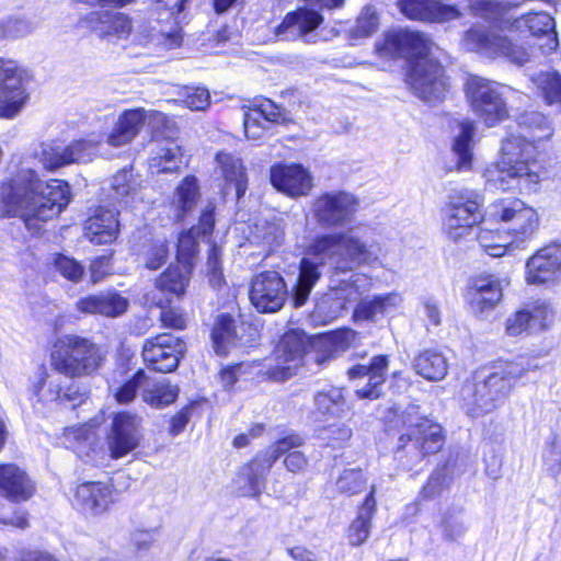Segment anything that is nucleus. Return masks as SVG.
<instances>
[{
	"label": "nucleus",
	"instance_id": "nucleus-1",
	"mask_svg": "<svg viewBox=\"0 0 561 561\" xmlns=\"http://www.w3.org/2000/svg\"><path fill=\"white\" fill-rule=\"evenodd\" d=\"M383 254L380 243L366 238L358 228L317 236L299 263V275L293 289L294 306L298 308L306 304L324 265L348 272L362 264H374Z\"/></svg>",
	"mask_w": 561,
	"mask_h": 561
},
{
	"label": "nucleus",
	"instance_id": "nucleus-2",
	"mask_svg": "<svg viewBox=\"0 0 561 561\" xmlns=\"http://www.w3.org/2000/svg\"><path fill=\"white\" fill-rule=\"evenodd\" d=\"M518 125L531 131L533 140L510 135L502 141L499 160L483 173L488 184L495 190L533 192L540 182L542 165L537 159L534 141L551 137L552 128L547 117L538 112L522 114Z\"/></svg>",
	"mask_w": 561,
	"mask_h": 561
},
{
	"label": "nucleus",
	"instance_id": "nucleus-3",
	"mask_svg": "<svg viewBox=\"0 0 561 561\" xmlns=\"http://www.w3.org/2000/svg\"><path fill=\"white\" fill-rule=\"evenodd\" d=\"M70 197L66 182H44L35 171L23 169L0 186V218L19 217L31 228L35 220L47 221L57 217Z\"/></svg>",
	"mask_w": 561,
	"mask_h": 561
},
{
	"label": "nucleus",
	"instance_id": "nucleus-4",
	"mask_svg": "<svg viewBox=\"0 0 561 561\" xmlns=\"http://www.w3.org/2000/svg\"><path fill=\"white\" fill-rule=\"evenodd\" d=\"M489 215L510 225V231L501 233L486 226L479 229L477 240L482 250L493 257L520 249L534 234L538 215L533 207L518 198L501 199L490 206Z\"/></svg>",
	"mask_w": 561,
	"mask_h": 561
},
{
	"label": "nucleus",
	"instance_id": "nucleus-5",
	"mask_svg": "<svg viewBox=\"0 0 561 561\" xmlns=\"http://www.w3.org/2000/svg\"><path fill=\"white\" fill-rule=\"evenodd\" d=\"M535 368L524 357L495 363L486 374H480L473 381L463 385L461 397L467 412L479 416L494 411L507 398L518 379Z\"/></svg>",
	"mask_w": 561,
	"mask_h": 561
},
{
	"label": "nucleus",
	"instance_id": "nucleus-6",
	"mask_svg": "<svg viewBox=\"0 0 561 561\" xmlns=\"http://www.w3.org/2000/svg\"><path fill=\"white\" fill-rule=\"evenodd\" d=\"M104 356L90 340L68 334L59 337L51 353V367L70 378L84 377L96 371Z\"/></svg>",
	"mask_w": 561,
	"mask_h": 561
},
{
	"label": "nucleus",
	"instance_id": "nucleus-7",
	"mask_svg": "<svg viewBox=\"0 0 561 561\" xmlns=\"http://www.w3.org/2000/svg\"><path fill=\"white\" fill-rule=\"evenodd\" d=\"M304 444L301 436L290 434L265 450L259 453L249 463L241 467L233 480L234 490L241 496H257L265 486V476L280 457L293 447H300Z\"/></svg>",
	"mask_w": 561,
	"mask_h": 561
},
{
	"label": "nucleus",
	"instance_id": "nucleus-8",
	"mask_svg": "<svg viewBox=\"0 0 561 561\" xmlns=\"http://www.w3.org/2000/svg\"><path fill=\"white\" fill-rule=\"evenodd\" d=\"M465 90L472 111L485 125L494 126L508 117V88L482 77L469 76Z\"/></svg>",
	"mask_w": 561,
	"mask_h": 561
},
{
	"label": "nucleus",
	"instance_id": "nucleus-9",
	"mask_svg": "<svg viewBox=\"0 0 561 561\" xmlns=\"http://www.w3.org/2000/svg\"><path fill=\"white\" fill-rule=\"evenodd\" d=\"M146 124L151 127L153 136L162 137L165 140L164 144H159L158 140L154 142L153 154L149 160L150 173L159 175L178 172L182 164L183 153L181 147L171 140L176 131L174 121L153 110H146Z\"/></svg>",
	"mask_w": 561,
	"mask_h": 561
},
{
	"label": "nucleus",
	"instance_id": "nucleus-10",
	"mask_svg": "<svg viewBox=\"0 0 561 561\" xmlns=\"http://www.w3.org/2000/svg\"><path fill=\"white\" fill-rule=\"evenodd\" d=\"M462 45L467 50L479 53L488 58L502 57L519 66L528 62L531 57L528 48L517 45L508 36L478 27H472L465 33Z\"/></svg>",
	"mask_w": 561,
	"mask_h": 561
},
{
	"label": "nucleus",
	"instance_id": "nucleus-11",
	"mask_svg": "<svg viewBox=\"0 0 561 561\" xmlns=\"http://www.w3.org/2000/svg\"><path fill=\"white\" fill-rule=\"evenodd\" d=\"M481 220V202L473 192L463 191L450 196L443 209V231L455 242L468 236Z\"/></svg>",
	"mask_w": 561,
	"mask_h": 561
},
{
	"label": "nucleus",
	"instance_id": "nucleus-12",
	"mask_svg": "<svg viewBox=\"0 0 561 561\" xmlns=\"http://www.w3.org/2000/svg\"><path fill=\"white\" fill-rule=\"evenodd\" d=\"M437 46L424 33L400 30L385 34L376 43V50L380 57H402L412 66L416 61L433 58Z\"/></svg>",
	"mask_w": 561,
	"mask_h": 561
},
{
	"label": "nucleus",
	"instance_id": "nucleus-13",
	"mask_svg": "<svg viewBox=\"0 0 561 561\" xmlns=\"http://www.w3.org/2000/svg\"><path fill=\"white\" fill-rule=\"evenodd\" d=\"M27 70L15 60L0 57V117L13 118L24 107L28 94L25 83Z\"/></svg>",
	"mask_w": 561,
	"mask_h": 561
},
{
	"label": "nucleus",
	"instance_id": "nucleus-14",
	"mask_svg": "<svg viewBox=\"0 0 561 561\" xmlns=\"http://www.w3.org/2000/svg\"><path fill=\"white\" fill-rule=\"evenodd\" d=\"M358 199L345 191H331L317 196L311 206L316 221L325 228L343 227L354 217Z\"/></svg>",
	"mask_w": 561,
	"mask_h": 561
},
{
	"label": "nucleus",
	"instance_id": "nucleus-15",
	"mask_svg": "<svg viewBox=\"0 0 561 561\" xmlns=\"http://www.w3.org/2000/svg\"><path fill=\"white\" fill-rule=\"evenodd\" d=\"M405 80L414 94L427 102L442 100L448 91L444 68L434 58L409 66Z\"/></svg>",
	"mask_w": 561,
	"mask_h": 561
},
{
	"label": "nucleus",
	"instance_id": "nucleus-16",
	"mask_svg": "<svg viewBox=\"0 0 561 561\" xmlns=\"http://www.w3.org/2000/svg\"><path fill=\"white\" fill-rule=\"evenodd\" d=\"M288 296L283 276L275 271L255 274L250 282L249 298L252 306L262 313L279 311Z\"/></svg>",
	"mask_w": 561,
	"mask_h": 561
},
{
	"label": "nucleus",
	"instance_id": "nucleus-17",
	"mask_svg": "<svg viewBox=\"0 0 561 561\" xmlns=\"http://www.w3.org/2000/svg\"><path fill=\"white\" fill-rule=\"evenodd\" d=\"M306 347L307 336L302 331H287L274 350L276 365L268 369V378L274 381H285L290 378L301 364Z\"/></svg>",
	"mask_w": 561,
	"mask_h": 561
},
{
	"label": "nucleus",
	"instance_id": "nucleus-18",
	"mask_svg": "<svg viewBox=\"0 0 561 561\" xmlns=\"http://www.w3.org/2000/svg\"><path fill=\"white\" fill-rule=\"evenodd\" d=\"M185 352V344L169 333L158 334L145 341L142 358L156 371H173Z\"/></svg>",
	"mask_w": 561,
	"mask_h": 561
},
{
	"label": "nucleus",
	"instance_id": "nucleus-19",
	"mask_svg": "<svg viewBox=\"0 0 561 561\" xmlns=\"http://www.w3.org/2000/svg\"><path fill=\"white\" fill-rule=\"evenodd\" d=\"M140 420L127 412L114 415L108 433L106 446L112 459H121L134 451L140 444Z\"/></svg>",
	"mask_w": 561,
	"mask_h": 561
},
{
	"label": "nucleus",
	"instance_id": "nucleus-20",
	"mask_svg": "<svg viewBox=\"0 0 561 561\" xmlns=\"http://www.w3.org/2000/svg\"><path fill=\"white\" fill-rule=\"evenodd\" d=\"M100 142V136L90 135L65 147L59 144L50 145L43 150L41 161L47 170H56L76 162H88L94 157Z\"/></svg>",
	"mask_w": 561,
	"mask_h": 561
},
{
	"label": "nucleus",
	"instance_id": "nucleus-21",
	"mask_svg": "<svg viewBox=\"0 0 561 561\" xmlns=\"http://www.w3.org/2000/svg\"><path fill=\"white\" fill-rule=\"evenodd\" d=\"M78 25L101 39H126L133 31L131 18L118 11H91L79 19Z\"/></svg>",
	"mask_w": 561,
	"mask_h": 561
},
{
	"label": "nucleus",
	"instance_id": "nucleus-22",
	"mask_svg": "<svg viewBox=\"0 0 561 561\" xmlns=\"http://www.w3.org/2000/svg\"><path fill=\"white\" fill-rule=\"evenodd\" d=\"M323 15L311 8H299L285 15L276 27L275 35L282 41L302 39L306 43H316L317 28L323 23Z\"/></svg>",
	"mask_w": 561,
	"mask_h": 561
},
{
	"label": "nucleus",
	"instance_id": "nucleus-23",
	"mask_svg": "<svg viewBox=\"0 0 561 561\" xmlns=\"http://www.w3.org/2000/svg\"><path fill=\"white\" fill-rule=\"evenodd\" d=\"M370 279L365 274H352L337 287L332 288L317 304V310L333 319L341 314L346 304L356 301L369 287Z\"/></svg>",
	"mask_w": 561,
	"mask_h": 561
},
{
	"label": "nucleus",
	"instance_id": "nucleus-24",
	"mask_svg": "<svg viewBox=\"0 0 561 561\" xmlns=\"http://www.w3.org/2000/svg\"><path fill=\"white\" fill-rule=\"evenodd\" d=\"M553 320V311L549 304L536 301L516 311L506 320L505 331L511 336L524 333H538L546 330Z\"/></svg>",
	"mask_w": 561,
	"mask_h": 561
},
{
	"label": "nucleus",
	"instance_id": "nucleus-25",
	"mask_svg": "<svg viewBox=\"0 0 561 561\" xmlns=\"http://www.w3.org/2000/svg\"><path fill=\"white\" fill-rule=\"evenodd\" d=\"M273 186L290 197L307 196L313 187L311 172L301 164H276L271 169Z\"/></svg>",
	"mask_w": 561,
	"mask_h": 561
},
{
	"label": "nucleus",
	"instance_id": "nucleus-26",
	"mask_svg": "<svg viewBox=\"0 0 561 561\" xmlns=\"http://www.w3.org/2000/svg\"><path fill=\"white\" fill-rule=\"evenodd\" d=\"M561 273V248L549 244L539 249L526 262V282L531 285L553 283Z\"/></svg>",
	"mask_w": 561,
	"mask_h": 561
},
{
	"label": "nucleus",
	"instance_id": "nucleus-27",
	"mask_svg": "<svg viewBox=\"0 0 561 561\" xmlns=\"http://www.w3.org/2000/svg\"><path fill=\"white\" fill-rule=\"evenodd\" d=\"M401 447L408 443L419 451L420 457L435 454L440 450L444 443L442 426L427 419H420L411 423L405 433L400 436Z\"/></svg>",
	"mask_w": 561,
	"mask_h": 561
},
{
	"label": "nucleus",
	"instance_id": "nucleus-28",
	"mask_svg": "<svg viewBox=\"0 0 561 561\" xmlns=\"http://www.w3.org/2000/svg\"><path fill=\"white\" fill-rule=\"evenodd\" d=\"M502 296V284L496 276L479 275L469 279L466 299L474 313L493 310Z\"/></svg>",
	"mask_w": 561,
	"mask_h": 561
},
{
	"label": "nucleus",
	"instance_id": "nucleus-29",
	"mask_svg": "<svg viewBox=\"0 0 561 561\" xmlns=\"http://www.w3.org/2000/svg\"><path fill=\"white\" fill-rule=\"evenodd\" d=\"M243 111V126L248 139L263 138L267 124L282 118L280 108L267 99L255 100L250 106H244Z\"/></svg>",
	"mask_w": 561,
	"mask_h": 561
},
{
	"label": "nucleus",
	"instance_id": "nucleus-30",
	"mask_svg": "<svg viewBox=\"0 0 561 561\" xmlns=\"http://www.w3.org/2000/svg\"><path fill=\"white\" fill-rule=\"evenodd\" d=\"M35 492L34 481L13 463L0 465V495L11 502L30 500Z\"/></svg>",
	"mask_w": 561,
	"mask_h": 561
},
{
	"label": "nucleus",
	"instance_id": "nucleus-31",
	"mask_svg": "<svg viewBox=\"0 0 561 561\" xmlns=\"http://www.w3.org/2000/svg\"><path fill=\"white\" fill-rule=\"evenodd\" d=\"M388 357L385 355L375 356L369 366L357 365L348 369L351 379L368 377V385L356 390L360 399L375 400L380 396V387L386 380L388 371Z\"/></svg>",
	"mask_w": 561,
	"mask_h": 561
},
{
	"label": "nucleus",
	"instance_id": "nucleus-32",
	"mask_svg": "<svg viewBox=\"0 0 561 561\" xmlns=\"http://www.w3.org/2000/svg\"><path fill=\"white\" fill-rule=\"evenodd\" d=\"M119 232L117 213L99 207L84 224V234L94 244H107L116 240Z\"/></svg>",
	"mask_w": 561,
	"mask_h": 561
},
{
	"label": "nucleus",
	"instance_id": "nucleus-33",
	"mask_svg": "<svg viewBox=\"0 0 561 561\" xmlns=\"http://www.w3.org/2000/svg\"><path fill=\"white\" fill-rule=\"evenodd\" d=\"M76 502L84 513L100 515L114 502L112 488L103 482H84L76 490Z\"/></svg>",
	"mask_w": 561,
	"mask_h": 561
},
{
	"label": "nucleus",
	"instance_id": "nucleus-34",
	"mask_svg": "<svg viewBox=\"0 0 561 561\" xmlns=\"http://www.w3.org/2000/svg\"><path fill=\"white\" fill-rule=\"evenodd\" d=\"M554 26V20L546 12L528 13L516 19H507L504 22V27L507 31L524 32L527 30L533 36H548L549 50H554L558 46Z\"/></svg>",
	"mask_w": 561,
	"mask_h": 561
},
{
	"label": "nucleus",
	"instance_id": "nucleus-35",
	"mask_svg": "<svg viewBox=\"0 0 561 561\" xmlns=\"http://www.w3.org/2000/svg\"><path fill=\"white\" fill-rule=\"evenodd\" d=\"M146 110L133 108L125 111L108 134L106 141L112 147H121L130 142L146 124Z\"/></svg>",
	"mask_w": 561,
	"mask_h": 561
},
{
	"label": "nucleus",
	"instance_id": "nucleus-36",
	"mask_svg": "<svg viewBox=\"0 0 561 561\" xmlns=\"http://www.w3.org/2000/svg\"><path fill=\"white\" fill-rule=\"evenodd\" d=\"M376 488L371 486L368 495L359 506L356 518L348 527L347 538L352 546L358 547L366 542L369 537L371 520L376 512Z\"/></svg>",
	"mask_w": 561,
	"mask_h": 561
},
{
	"label": "nucleus",
	"instance_id": "nucleus-37",
	"mask_svg": "<svg viewBox=\"0 0 561 561\" xmlns=\"http://www.w3.org/2000/svg\"><path fill=\"white\" fill-rule=\"evenodd\" d=\"M219 165V172L225 181L224 192L228 193L229 190L236 191L237 198L239 199L247 190V178L242 161L226 152H219L216 157Z\"/></svg>",
	"mask_w": 561,
	"mask_h": 561
},
{
	"label": "nucleus",
	"instance_id": "nucleus-38",
	"mask_svg": "<svg viewBox=\"0 0 561 561\" xmlns=\"http://www.w3.org/2000/svg\"><path fill=\"white\" fill-rule=\"evenodd\" d=\"M413 367L416 374L423 378L439 381L448 373V360L440 352L425 350L414 358Z\"/></svg>",
	"mask_w": 561,
	"mask_h": 561
},
{
	"label": "nucleus",
	"instance_id": "nucleus-39",
	"mask_svg": "<svg viewBox=\"0 0 561 561\" xmlns=\"http://www.w3.org/2000/svg\"><path fill=\"white\" fill-rule=\"evenodd\" d=\"M140 180L131 169H123L113 175L111 180V198L128 205L130 202L141 199Z\"/></svg>",
	"mask_w": 561,
	"mask_h": 561
},
{
	"label": "nucleus",
	"instance_id": "nucleus-40",
	"mask_svg": "<svg viewBox=\"0 0 561 561\" xmlns=\"http://www.w3.org/2000/svg\"><path fill=\"white\" fill-rule=\"evenodd\" d=\"M401 302L402 297L396 291L375 296L373 299L362 300L354 311V317L358 320H376L379 316L399 307Z\"/></svg>",
	"mask_w": 561,
	"mask_h": 561
},
{
	"label": "nucleus",
	"instance_id": "nucleus-41",
	"mask_svg": "<svg viewBox=\"0 0 561 561\" xmlns=\"http://www.w3.org/2000/svg\"><path fill=\"white\" fill-rule=\"evenodd\" d=\"M313 403L316 411L327 417H343L348 410L343 390L336 387L318 391Z\"/></svg>",
	"mask_w": 561,
	"mask_h": 561
},
{
	"label": "nucleus",
	"instance_id": "nucleus-42",
	"mask_svg": "<svg viewBox=\"0 0 561 561\" xmlns=\"http://www.w3.org/2000/svg\"><path fill=\"white\" fill-rule=\"evenodd\" d=\"M191 273L192 270L187 264H171L156 280V286L163 293H170L180 297L185 293Z\"/></svg>",
	"mask_w": 561,
	"mask_h": 561
},
{
	"label": "nucleus",
	"instance_id": "nucleus-43",
	"mask_svg": "<svg viewBox=\"0 0 561 561\" xmlns=\"http://www.w3.org/2000/svg\"><path fill=\"white\" fill-rule=\"evenodd\" d=\"M198 199L199 187L196 179L194 176L185 178L176 187L172 198L176 218L182 219L196 206Z\"/></svg>",
	"mask_w": 561,
	"mask_h": 561
},
{
	"label": "nucleus",
	"instance_id": "nucleus-44",
	"mask_svg": "<svg viewBox=\"0 0 561 561\" xmlns=\"http://www.w3.org/2000/svg\"><path fill=\"white\" fill-rule=\"evenodd\" d=\"M88 396L78 383L71 382L62 387L59 380H50L44 401H55L60 404L69 403L72 408L85 402Z\"/></svg>",
	"mask_w": 561,
	"mask_h": 561
},
{
	"label": "nucleus",
	"instance_id": "nucleus-45",
	"mask_svg": "<svg viewBox=\"0 0 561 561\" xmlns=\"http://www.w3.org/2000/svg\"><path fill=\"white\" fill-rule=\"evenodd\" d=\"M211 336L216 352L220 355L226 354L230 345H236L239 339L232 317L229 314L219 316Z\"/></svg>",
	"mask_w": 561,
	"mask_h": 561
},
{
	"label": "nucleus",
	"instance_id": "nucleus-46",
	"mask_svg": "<svg viewBox=\"0 0 561 561\" xmlns=\"http://www.w3.org/2000/svg\"><path fill=\"white\" fill-rule=\"evenodd\" d=\"M516 4L508 0H476L470 4L474 15L492 22L499 21L504 30V22L507 20L504 16Z\"/></svg>",
	"mask_w": 561,
	"mask_h": 561
},
{
	"label": "nucleus",
	"instance_id": "nucleus-47",
	"mask_svg": "<svg viewBox=\"0 0 561 561\" xmlns=\"http://www.w3.org/2000/svg\"><path fill=\"white\" fill-rule=\"evenodd\" d=\"M460 133L456 136L453 150L458 158L457 169L465 170L471 164V142L474 134V124L470 121H465L459 124Z\"/></svg>",
	"mask_w": 561,
	"mask_h": 561
},
{
	"label": "nucleus",
	"instance_id": "nucleus-48",
	"mask_svg": "<svg viewBox=\"0 0 561 561\" xmlns=\"http://www.w3.org/2000/svg\"><path fill=\"white\" fill-rule=\"evenodd\" d=\"M179 394V388L172 386L165 380L156 382L151 388L145 389L142 399L146 403L156 409L164 408L173 403Z\"/></svg>",
	"mask_w": 561,
	"mask_h": 561
},
{
	"label": "nucleus",
	"instance_id": "nucleus-49",
	"mask_svg": "<svg viewBox=\"0 0 561 561\" xmlns=\"http://www.w3.org/2000/svg\"><path fill=\"white\" fill-rule=\"evenodd\" d=\"M283 234L275 225L256 226L250 236V242L262 248L260 254L267 256L282 243Z\"/></svg>",
	"mask_w": 561,
	"mask_h": 561
},
{
	"label": "nucleus",
	"instance_id": "nucleus-50",
	"mask_svg": "<svg viewBox=\"0 0 561 561\" xmlns=\"http://www.w3.org/2000/svg\"><path fill=\"white\" fill-rule=\"evenodd\" d=\"M379 26V18L375 8L365 7L356 20V24L350 30V39L354 45L356 41L371 36Z\"/></svg>",
	"mask_w": 561,
	"mask_h": 561
},
{
	"label": "nucleus",
	"instance_id": "nucleus-51",
	"mask_svg": "<svg viewBox=\"0 0 561 561\" xmlns=\"http://www.w3.org/2000/svg\"><path fill=\"white\" fill-rule=\"evenodd\" d=\"M367 479L360 469H345L336 479L335 486L339 493L354 495L366 485Z\"/></svg>",
	"mask_w": 561,
	"mask_h": 561
},
{
	"label": "nucleus",
	"instance_id": "nucleus-52",
	"mask_svg": "<svg viewBox=\"0 0 561 561\" xmlns=\"http://www.w3.org/2000/svg\"><path fill=\"white\" fill-rule=\"evenodd\" d=\"M35 24L23 16H12L0 21V41L13 39L31 34Z\"/></svg>",
	"mask_w": 561,
	"mask_h": 561
},
{
	"label": "nucleus",
	"instance_id": "nucleus-53",
	"mask_svg": "<svg viewBox=\"0 0 561 561\" xmlns=\"http://www.w3.org/2000/svg\"><path fill=\"white\" fill-rule=\"evenodd\" d=\"M53 266L57 273L72 283H79L84 275V267L81 263L64 254L55 256Z\"/></svg>",
	"mask_w": 561,
	"mask_h": 561
},
{
	"label": "nucleus",
	"instance_id": "nucleus-54",
	"mask_svg": "<svg viewBox=\"0 0 561 561\" xmlns=\"http://www.w3.org/2000/svg\"><path fill=\"white\" fill-rule=\"evenodd\" d=\"M449 482L450 477L446 466L439 467L430 476L426 484L420 492V496L422 499H434L449 485Z\"/></svg>",
	"mask_w": 561,
	"mask_h": 561
},
{
	"label": "nucleus",
	"instance_id": "nucleus-55",
	"mask_svg": "<svg viewBox=\"0 0 561 561\" xmlns=\"http://www.w3.org/2000/svg\"><path fill=\"white\" fill-rule=\"evenodd\" d=\"M101 316L116 318L127 311L128 299L115 291L101 293Z\"/></svg>",
	"mask_w": 561,
	"mask_h": 561
},
{
	"label": "nucleus",
	"instance_id": "nucleus-56",
	"mask_svg": "<svg viewBox=\"0 0 561 561\" xmlns=\"http://www.w3.org/2000/svg\"><path fill=\"white\" fill-rule=\"evenodd\" d=\"M158 527L135 529L130 533V547L137 556H145L157 540Z\"/></svg>",
	"mask_w": 561,
	"mask_h": 561
},
{
	"label": "nucleus",
	"instance_id": "nucleus-57",
	"mask_svg": "<svg viewBox=\"0 0 561 561\" xmlns=\"http://www.w3.org/2000/svg\"><path fill=\"white\" fill-rule=\"evenodd\" d=\"M197 253V242L193 231L183 232L179 237L176 263L193 267V260Z\"/></svg>",
	"mask_w": 561,
	"mask_h": 561
},
{
	"label": "nucleus",
	"instance_id": "nucleus-58",
	"mask_svg": "<svg viewBox=\"0 0 561 561\" xmlns=\"http://www.w3.org/2000/svg\"><path fill=\"white\" fill-rule=\"evenodd\" d=\"M357 341V333L352 329H341L320 339L322 345H330L335 352L344 351Z\"/></svg>",
	"mask_w": 561,
	"mask_h": 561
},
{
	"label": "nucleus",
	"instance_id": "nucleus-59",
	"mask_svg": "<svg viewBox=\"0 0 561 561\" xmlns=\"http://www.w3.org/2000/svg\"><path fill=\"white\" fill-rule=\"evenodd\" d=\"M206 274L213 287L218 288L224 283V274L221 270V249L211 245L206 262Z\"/></svg>",
	"mask_w": 561,
	"mask_h": 561
},
{
	"label": "nucleus",
	"instance_id": "nucleus-60",
	"mask_svg": "<svg viewBox=\"0 0 561 561\" xmlns=\"http://www.w3.org/2000/svg\"><path fill=\"white\" fill-rule=\"evenodd\" d=\"M542 461L546 470L552 476L561 471V440L554 437L546 446L542 455Z\"/></svg>",
	"mask_w": 561,
	"mask_h": 561
},
{
	"label": "nucleus",
	"instance_id": "nucleus-61",
	"mask_svg": "<svg viewBox=\"0 0 561 561\" xmlns=\"http://www.w3.org/2000/svg\"><path fill=\"white\" fill-rule=\"evenodd\" d=\"M169 255V249L164 242H154L149 245L145 255L144 263L148 270L154 271L162 266Z\"/></svg>",
	"mask_w": 561,
	"mask_h": 561
},
{
	"label": "nucleus",
	"instance_id": "nucleus-62",
	"mask_svg": "<svg viewBox=\"0 0 561 561\" xmlns=\"http://www.w3.org/2000/svg\"><path fill=\"white\" fill-rule=\"evenodd\" d=\"M146 378L145 373L139 370L131 379L127 380L124 385L117 388L114 392V397L119 403H128L134 400L136 392L142 380Z\"/></svg>",
	"mask_w": 561,
	"mask_h": 561
},
{
	"label": "nucleus",
	"instance_id": "nucleus-63",
	"mask_svg": "<svg viewBox=\"0 0 561 561\" xmlns=\"http://www.w3.org/2000/svg\"><path fill=\"white\" fill-rule=\"evenodd\" d=\"M460 16V12L453 5L432 0L425 20L445 22Z\"/></svg>",
	"mask_w": 561,
	"mask_h": 561
},
{
	"label": "nucleus",
	"instance_id": "nucleus-64",
	"mask_svg": "<svg viewBox=\"0 0 561 561\" xmlns=\"http://www.w3.org/2000/svg\"><path fill=\"white\" fill-rule=\"evenodd\" d=\"M183 103L192 111H204L210 103V95L208 90L204 88H190L186 91Z\"/></svg>",
	"mask_w": 561,
	"mask_h": 561
}]
</instances>
